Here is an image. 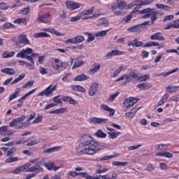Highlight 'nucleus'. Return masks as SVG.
<instances>
[{"label":"nucleus","mask_w":179,"mask_h":179,"mask_svg":"<svg viewBox=\"0 0 179 179\" xmlns=\"http://www.w3.org/2000/svg\"><path fill=\"white\" fill-rule=\"evenodd\" d=\"M103 150V146L89 134H83L80 138V143L76 148L77 155H96Z\"/></svg>","instance_id":"obj_1"},{"label":"nucleus","mask_w":179,"mask_h":179,"mask_svg":"<svg viewBox=\"0 0 179 179\" xmlns=\"http://www.w3.org/2000/svg\"><path fill=\"white\" fill-rule=\"evenodd\" d=\"M118 174L112 173L111 178L107 177V175H103L100 176V179H117Z\"/></svg>","instance_id":"obj_43"},{"label":"nucleus","mask_w":179,"mask_h":179,"mask_svg":"<svg viewBox=\"0 0 179 179\" xmlns=\"http://www.w3.org/2000/svg\"><path fill=\"white\" fill-rule=\"evenodd\" d=\"M174 19V15H166L165 17H164L162 22H167L170 20H173Z\"/></svg>","instance_id":"obj_60"},{"label":"nucleus","mask_w":179,"mask_h":179,"mask_svg":"<svg viewBox=\"0 0 179 179\" xmlns=\"http://www.w3.org/2000/svg\"><path fill=\"white\" fill-rule=\"evenodd\" d=\"M34 38H41L43 37H50V34L45 32L36 33L34 35Z\"/></svg>","instance_id":"obj_29"},{"label":"nucleus","mask_w":179,"mask_h":179,"mask_svg":"<svg viewBox=\"0 0 179 179\" xmlns=\"http://www.w3.org/2000/svg\"><path fill=\"white\" fill-rule=\"evenodd\" d=\"M15 55V52H9L8 51H5L2 57L3 58H10L11 57H13Z\"/></svg>","instance_id":"obj_38"},{"label":"nucleus","mask_w":179,"mask_h":179,"mask_svg":"<svg viewBox=\"0 0 179 179\" xmlns=\"http://www.w3.org/2000/svg\"><path fill=\"white\" fill-rule=\"evenodd\" d=\"M47 89H49L48 92H50V96H52V93H53L54 90H57V84L53 87H52V85H50V86H48L47 87Z\"/></svg>","instance_id":"obj_49"},{"label":"nucleus","mask_w":179,"mask_h":179,"mask_svg":"<svg viewBox=\"0 0 179 179\" xmlns=\"http://www.w3.org/2000/svg\"><path fill=\"white\" fill-rule=\"evenodd\" d=\"M121 54H123L122 52L115 50H112L106 54L107 58H111L112 57H114L115 55H121Z\"/></svg>","instance_id":"obj_18"},{"label":"nucleus","mask_w":179,"mask_h":179,"mask_svg":"<svg viewBox=\"0 0 179 179\" xmlns=\"http://www.w3.org/2000/svg\"><path fill=\"white\" fill-rule=\"evenodd\" d=\"M101 21V23L98 24L97 26H103L104 27H107L110 23L108 22V20L104 18H101L99 20Z\"/></svg>","instance_id":"obj_34"},{"label":"nucleus","mask_w":179,"mask_h":179,"mask_svg":"<svg viewBox=\"0 0 179 179\" xmlns=\"http://www.w3.org/2000/svg\"><path fill=\"white\" fill-rule=\"evenodd\" d=\"M128 162H113L112 164L113 166H127Z\"/></svg>","instance_id":"obj_52"},{"label":"nucleus","mask_w":179,"mask_h":179,"mask_svg":"<svg viewBox=\"0 0 179 179\" xmlns=\"http://www.w3.org/2000/svg\"><path fill=\"white\" fill-rule=\"evenodd\" d=\"M176 72H178V68H176L166 73H162L157 74V76H169V75H171L172 73H176Z\"/></svg>","instance_id":"obj_26"},{"label":"nucleus","mask_w":179,"mask_h":179,"mask_svg":"<svg viewBox=\"0 0 179 179\" xmlns=\"http://www.w3.org/2000/svg\"><path fill=\"white\" fill-rule=\"evenodd\" d=\"M150 8H144L138 11L140 15H149Z\"/></svg>","instance_id":"obj_54"},{"label":"nucleus","mask_w":179,"mask_h":179,"mask_svg":"<svg viewBox=\"0 0 179 179\" xmlns=\"http://www.w3.org/2000/svg\"><path fill=\"white\" fill-rule=\"evenodd\" d=\"M71 88L75 92H81V93H85L86 92V89L80 85H71Z\"/></svg>","instance_id":"obj_19"},{"label":"nucleus","mask_w":179,"mask_h":179,"mask_svg":"<svg viewBox=\"0 0 179 179\" xmlns=\"http://www.w3.org/2000/svg\"><path fill=\"white\" fill-rule=\"evenodd\" d=\"M141 28L138 27V25H134L133 27H130L128 29L129 31H131V33H141Z\"/></svg>","instance_id":"obj_27"},{"label":"nucleus","mask_w":179,"mask_h":179,"mask_svg":"<svg viewBox=\"0 0 179 179\" xmlns=\"http://www.w3.org/2000/svg\"><path fill=\"white\" fill-rule=\"evenodd\" d=\"M108 121L107 118H100V117H90L89 119V122L90 124H104V122Z\"/></svg>","instance_id":"obj_9"},{"label":"nucleus","mask_w":179,"mask_h":179,"mask_svg":"<svg viewBox=\"0 0 179 179\" xmlns=\"http://www.w3.org/2000/svg\"><path fill=\"white\" fill-rule=\"evenodd\" d=\"M74 40L76 41V44H79L80 43H83V41H85V37L82 36H77L76 37H74Z\"/></svg>","instance_id":"obj_41"},{"label":"nucleus","mask_w":179,"mask_h":179,"mask_svg":"<svg viewBox=\"0 0 179 179\" xmlns=\"http://www.w3.org/2000/svg\"><path fill=\"white\" fill-rule=\"evenodd\" d=\"M59 149H61V147L59 146L53 147L48 150H43V153H52V152H57V150H59Z\"/></svg>","instance_id":"obj_36"},{"label":"nucleus","mask_w":179,"mask_h":179,"mask_svg":"<svg viewBox=\"0 0 179 179\" xmlns=\"http://www.w3.org/2000/svg\"><path fill=\"white\" fill-rule=\"evenodd\" d=\"M106 129L109 131L108 132L109 138H110V139H115L116 138L115 130L109 127H107Z\"/></svg>","instance_id":"obj_31"},{"label":"nucleus","mask_w":179,"mask_h":179,"mask_svg":"<svg viewBox=\"0 0 179 179\" xmlns=\"http://www.w3.org/2000/svg\"><path fill=\"white\" fill-rule=\"evenodd\" d=\"M51 16L50 14H43V15H39L36 19L38 23H48V19Z\"/></svg>","instance_id":"obj_13"},{"label":"nucleus","mask_w":179,"mask_h":179,"mask_svg":"<svg viewBox=\"0 0 179 179\" xmlns=\"http://www.w3.org/2000/svg\"><path fill=\"white\" fill-rule=\"evenodd\" d=\"M86 34H87L88 36V38L87 40V43H90V41H94V40L95 39L94 35L90 33H86Z\"/></svg>","instance_id":"obj_56"},{"label":"nucleus","mask_w":179,"mask_h":179,"mask_svg":"<svg viewBox=\"0 0 179 179\" xmlns=\"http://www.w3.org/2000/svg\"><path fill=\"white\" fill-rule=\"evenodd\" d=\"M0 9L1 10H6V9H9V6H6V3L1 2L0 3Z\"/></svg>","instance_id":"obj_57"},{"label":"nucleus","mask_w":179,"mask_h":179,"mask_svg":"<svg viewBox=\"0 0 179 179\" xmlns=\"http://www.w3.org/2000/svg\"><path fill=\"white\" fill-rule=\"evenodd\" d=\"M99 90V84L97 83H92L88 89L89 96H94Z\"/></svg>","instance_id":"obj_6"},{"label":"nucleus","mask_w":179,"mask_h":179,"mask_svg":"<svg viewBox=\"0 0 179 179\" xmlns=\"http://www.w3.org/2000/svg\"><path fill=\"white\" fill-rule=\"evenodd\" d=\"M134 47H142L143 45V42L138 41V39H134Z\"/></svg>","instance_id":"obj_55"},{"label":"nucleus","mask_w":179,"mask_h":179,"mask_svg":"<svg viewBox=\"0 0 179 179\" xmlns=\"http://www.w3.org/2000/svg\"><path fill=\"white\" fill-rule=\"evenodd\" d=\"M83 64H85V62L83 60L77 59L73 66V69H76V68H79V66H82Z\"/></svg>","instance_id":"obj_35"},{"label":"nucleus","mask_w":179,"mask_h":179,"mask_svg":"<svg viewBox=\"0 0 179 179\" xmlns=\"http://www.w3.org/2000/svg\"><path fill=\"white\" fill-rule=\"evenodd\" d=\"M45 167H46V169H48V170L49 171H52L54 170V171H57V170H58L59 169H61V166H55V164H54V162H48L47 164H45Z\"/></svg>","instance_id":"obj_15"},{"label":"nucleus","mask_w":179,"mask_h":179,"mask_svg":"<svg viewBox=\"0 0 179 179\" xmlns=\"http://www.w3.org/2000/svg\"><path fill=\"white\" fill-rule=\"evenodd\" d=\"M140 28V33L143 31L145 29H147L146 26H150V21H145L140 24L138 25Z\"/></svg>","instance_id":"obj_22"},{"label":"nucleus","mask_w":179,"mask_h":179,"mask_svg":"<svg viewBox=\"0 0 179 179\" xmlns=\"http://www.w3.org/2000/svg\"><path fill=\"white\" fill-rule=\"evenodd\" d=\"M24 76H26V74L22 73L20 74L17 78H15L14 80H13L10 83V85H16V83H19L20 80L22 79H24Z\"/></svg>","instance_id":"obj_25"},{"label":"nucleus","mask_w":179,"mask_h":179,"mask_svg":"<svg viewBox=\"0 0 179 179\" xmlns=\"http://www.w3.org/2000/svg\"><path fill=\"white\" fill-rule=\"evenodd\" d=\"M137 102L138 99H136L135 97H129L123 102V107H125V108H128V107H132V106L136 104Z\"/></svg>","instance_id":"obj_8"},{"label":"nucleus","mask_w":179,"mask_h":179,"mask_svg":"<svg viewBox=\"0 0 179 179\" xmlns=\"http://www.w3.org/2000/svg\"><path fill=\"white\" fill-rule=\"evenodd\" d=\"M94 136H96V138H106L107 136V134L104 132H103L102 130H98L95 134Z\"/></svg>","instance_id":"obj_33"},{"label":"nucleus","mask_w":179,"mask_h":179,"mask_svg":"<svg viewBox=\"0 0 179 179\" xmlns=\"http://www.w3.org/2000/svg\"><path fill=\"white\" fill-rule=\"evenodd\" d=\"M37 143H38L37 140L31 141L27 143V146H34V145H37Z\"/></svg>","instance_id":"obj_63"},{"label":"nucleus","mask_w":179,"mask_h":179,"mask_svg":"<svg viewBox=\"0 0 179 179\" xmlns=\"http://www.w3.org/2000/svg\"><path fill=\"white\" fill-rule=\"evenodd\" d=\"M78 176H81V177H83V178L85 179H100V177H101V175H99V176H90L86 172L78 173Z\"/></svg>","instance_id":"obj_12"},{"label":"nucleus","mask_w":179,"mask_h":179,"mask_svg":"<svg viewBox=\"0 0 179 179\" xmlns=\"http://www.w3.org/2000/svg\"><path fill=\"white\" fill-rule=\"evenodd\" d=\"M16 162H19V158L12 156H9L5 161L6 163H15Z\"/></svg>","instance_id":"obj_32"},{"label":"nucleus","mask_w":179,"mask_h":179,"mask_svg":"<svg viewBox=\"0 0 179 179\" xmlns=\"http://www.w3.org/2000/svg\"><path fill=\"white\" fill-rule=\"evenodd\" d=\"M67 9L69 10H75V9H79L82 4L72 1H67L65 2Z\"/></svg>","instance_id":"obj_4"},{"label":"nucleus","mask_w":179,"mask_h":179,"mask_svg":"<svg viewBox=\"0 0 179 179\" xmlns=\"http://www.w3.org/2000/svg\"><path fill=\"white\" fill-rule=\"evenodd\" d=\"M152 2H155V0H141V5L143 6V5H149V3H152Z\"/></svg>","instance_id":"obj_53"},{"label":"nucleus","mask_w":179,"mask_h":179,"mask_svg":"<svg viewBox=\"0 0 179 179\" xmlns=\"http://www.w3.org/2000/svg\"><path fill=\"white\" fill-rule=\"evenodd\" d=\"M16 153V148L12 147L8 152L7 156H13V154Z\"/></svg>","instance_id":"obj_51"},{"label":"nucleus","mask_w":179,"mask_h":179,"mask_svg":"<svg viewBox=\"0 0 179 179\" xmlns=\"http://www.w3.org/2000/svg\"><path fill=\"white\" fill-rule=\"evenodd\" d=\"M158 15L159 12H157L156 9L150 8V10H148V15H144L143 19H148V17H151V24H155V21L157 19Z\"/></svg>","instance_id":"obj_3"},{"label":"nucleus","mask_w":179,"mask_h":179,"mask_svg":"<svg viewBox=\"0 0 179 179\" xmlns=\"http://www.w3.org/2000/svg\"><path fill=\"white\" fill-rule=\"evenodd\" d=\"M8 126H3L2 127H0V134L1 135H3V134H5L6 132V130L8 129Z\"/></svg>","instance_id":"obj_62"},{"label":"nucleus","mask_w":179,"mask_h":179,"mask_svg":"<svg viewBox=\"0 0 179 179\" xmlns=\"http://www.w3.org/2000/svg\"><path fill=\"white\" fill-rule=\"evenodd\" d=\"M160 45L159 43L157 42H148L145 45H143L144 48H149V47H159Z\"/></svg>","instance_id":"obj_23"},{"label":"nucleus","mask_w":179,"mask_h":179,"mask_svg":"<svg viewBox=\"0 0 179 179\" xmlns=\"http://www.w3.org/2000/svg\"><path fill=\"white\" fill-rule=\"evenodd\" d=\"M87 79H89V76H86V74H81L74 78L73 80L74 82H83V80H87Z\"/></svg>","instance_id":"obj_16"},{"label":"nucleus","mask_w":179,"mask_h":179,"mask_svg":"<svg viewBox=\"0 0 179 179\" xmlns=\"http://www.w3.org/2000/svg\"><path fill=\"white\" fill-rule=\"evenodd\" d=\"M26 118H27V117L24 115H22L18 118L14 119L13 121H11L10 123L9 124V126L10 127H14L15 129H22V128L23 127H22V124H24V122H23V120H25Z\"/></svg>","instance_id":"obj_2"},{"label":"nucleus","mask_w":179,"mask_h":179,"mask_svg":"<svg viewBox=\"0 0 179 179\" xmlns=\"http://www.w3.org/2000/svg\"><path fill=\"white\" fill-rule=\"evenodd\" d=\"M34 85V80L28 81L25 85L22 86V89H27V87H31Z\"/></svg>","instance_id":"obj_50"},{"label":"nucleus","mask_w":179,"mask_h":179,"mask_svg":"<svg viewBox=\"0 0 179 179\" xmlns=\"http://www.w3.org/2000/svg\"><path fill=\"white\" fill-rule=\"evenodd\" d=\"M27 173H41L43 171V168L40 165H36L35 166L29 167L26 170Z\"/></svg>","instance_id":"obj_10"},{"label":"nucleus","mask_w":179,"mask_h":179,"mask_svg":"<svg viewBox=\"0 0 179 179\" xmlns=\"http://www.w3.org/2000/svg\"><path fill=\"white\" fill-rule=\"evenodd\" d=\"M167 148V145H164V144H159L158 145V150H166V148Z\"/></svg>","instance_id":"obj_64"},{"label":"nucleus","mask_w":179,"mask_h":179,"mask_svg":"<svg viewBox=\"0 0 179 179\" xmlns=\"http://www.w3.org/2000/svg\"><path fill=\"white\" fill-rule=\"evenodd\" d=\"M177 89H179V87H178V86H174V87L169 86L166 88V90H168V92L169 93H174V92H177Z\"/></svg>","instance_id":"obj_45"},{"label":"nucleus","mask_w":179,"mask_h":179,"mask_svg":"<svg viewBox=\"0 0 179 179\" xmlns=\"http://www.w3.org/2000/svg\"><path fill=\"white\" fill-rule=\"evenodd\" d=\"M65 66V63L62 62L59 59H54L52 62V68L55 69V71H58L59 68H64Z\"/></svg>","instance_id":"obj_5"},{"label":"nucleus","mask_w":179,"mask_h":179,"mask_svg":"<svg viewBox=\"0 0 179 179\" xmlns=\"http://www.w3.org/2000/svg\"><path fill=\"white\" fill-rule=\"evenodd\" d=\"M172 26L173 29H179V19L172 22Z\"/></svg>","instance_id":"obj_58"},{"label":"nucleus","mask_w":179,"mask_h":179,"mask_svg":"<svg viewBox=\"0 0 179 179\" xmlns=\"http://www.w3.org/2000/svg\"><path fill=\"white\" fill-rule=\"evenodd\" d=\"M48 90L49 89L46 88L45 90L39 92L38 94V97H40V96H46V97H48V96H51L50 94V92Z\"/></svg>","instance_id":"obj_40"},{"label":"nucleus","mask_w":179,"mask_h":179,"mask_svg":"<svg viewBox=\"0 0 179 179\" xmlns=\"http://www.w3.org/2000/svg\"><path fill=\"white\" fill-rule=\"evenodd\" d=\"M36 117V113H33L30 115L29 118H28L26 122H24L21 127H19V128H27V127H29L30 125V121H31V120H34V118Z\"/></svg>","instance_id":"obj_14"},{"label":"nucleus","mask_w":179,"mask_h":179,"mask_svg":"<svg viewBox=\"0 0 179 179\" xmlns=\"http://www.w3.org/2000/svg\"><path fill=\"white\" fill-rule=\"evenodd\" d=\"M93 12H94V7H92L90 10L81 11L80 15L83 16H85V15H92Z\"/></svg>","instance_id":"obj_37"},{"label":"nucleus","mask_w":179,"mask_h":179,"mask_svg":"<svg viewBox=\"0 0 179 179\" xmlns=\"http://www.w3.org/2000/svg\"><path fill=\"white\" fill-rule=\"evenodd\" d=\"M94 66V68L93 69H91L90 71H89V73L90 75H93L94 73H96V72H97L98 71L100 70V68H101V64H97V63H95L93 64Z\"/></svg>","instance_id":"obj_17"},{"label":"nucleus","mask_w":179,"mask_h":179,"mask_svg":"<svg viewBox=\"0 0 179 179\" xmlns=\"http://www.w3.org/2000/svg\"><path fill=\"white\" fill-rule=\"evenodd\" d=\"M127 76H129V80L132 78L133 79H138V74L134 71H131L127 74Z\"/></svg>","instance_id":"obj_48"},{"label":"nucleus","mask_w":179,"mask_h":179,"mask_svg":"<svg viewBox=\"0 0 179 179\" xmlns=\"http://www.w3.org/2000/svg\"><path fill=\"white\" fill-rule=\"evenodd\" d=\"M36 92V89L32 90L31 91H29L28 93H27L24 96H23L22 97H21L19 100H18V103H22V101H23L24 100H26V99H27V97H29V96H31V94H33V93Z\"/></svg>","instance_id":"obj_28"},{"label":"nucleus","mask_w":179,"mask_h":179,"mask_svg":"<svg viewBox=\"0 0 179 179\" xmlns=\"http://www.w3.org/2000/svg\"><path fill=\"white\" fill-rule=\"evenodd\" d=\"M150 40H159V41H164L166 38L162 35L160 32H156L150 37Z\"/></svg>","instance_id":"obj_11"},{"label":"nucleus","mask_w":179,"mask_h":179,"mask_svg":"<svg viewBox=\"0 0 179 179\" xmlns=\"http://www.w3.org/2000/svg\"><path fill=\"white\" fill-rule=\"evenodd\" d=\"M149 79H150V75L149 74H145L138 78L139 82H146V80H149Z\"/></svg>","instance_id":"obj_39"},{"label":"nucleus","mask_w":179,"mask_h":179,"mask_svg":"<svg viewBox=\"0 0 179 179\" xmlns=\"http://www.w3.org/2000/svg\"><path fill=\"white\" fill-rule=\"evenodd\" d=\"M61 95L57 96L53 98V102L54 104H56V106H58V104H62V99H61Z\"/></svg>","instance_id":"obj_42"},{"label":"nucleus","mask_w":179,"mask_h":179,"mask_svg":"<svg viewBox=\"0 0 179 179\" xmlns=\"http://www.w3.org/2000/svg\"><path fill=\"white\" fill-rule=\"evenodd\" d=\"M31 164L27 163L20 166H17L15 169L12 171L11 173H12V174H20V173H22V171H24V170H26V169H29V167H31Z\"/></svg>","instance_id":"obj_7"},{"label":"nucleus","mask_w":179,"mask_h":179,"mask_svg":"<svg viewBox=\"0 0 179 179\" xmlns=\"http://www.w3.org/2000/svg\"><path fill=\"white\" fill-rule=\"evenodd\" d=\"M15 25L12 23H6L3 24V29H5L6 30H8V29H14Z\"/></svg>","instance_id":"obj_47"},{"label":"nucleus","mask_w":179,"mask_h":179,"mask_svg":"<svg viewBox=\"0 0 179 179\" xmlns=\"http://www.w3.org/2000/svg\"><path fill=\"white\" fill-rule=\"evenodd\" d=\"M42 121H43V116H39L32 122V124H40V122H42Z\"/></svg>","instance_id":"obj_61"},{"label":"nucleus","mask_w":179,"mask_h":179,"mask_svg":"<svg viewBox=\"0 0 179 179\" xmlns=\"http://www.w3.org/2000/svg\"><path fill=\"white\" fill-rule=\"evenodd\" d=\"M1 72H2V73H6V75H15V73H16V72L12 68L2 69Z\"/></svg>","instance_id":"obj_21"},{"label":"nucleus","mask_w":179,"mask_h":179,"mask_svg":"<svg viewBox=\"0 0 179 179\" xmlns=\"http://www.w3.org/2000/svg\"><path fill=\"white\" fill-rule=\"evenodd\" d=\"M110 30H111V29H107L106 31H101L95 34L94 36L95 37H106V36H107V33H108Z\"/></svg>","instance_id":"obj_30"},{"label":"nucleus","mask_w":179,"mask_h":179,"mask_svg":"<svg viewBox=\"0 0 179 179\" xmlns=\"http://www.w3.org/2000/svg\"><path fill=\"white\" fill-rule=\"evenodd\" d=\"M126 80L127 81V83H129V76H127V74H124L120 78H117V80H115V82H121V80Z\"/></svg>","instance_id":"obj_44"},{"label":"nucleus","mask_w":179,"mask_h":179,"mask_svg":"<svg viewBox=\"0 0 179 179\" xmlns=\"http://www.w3.org/2000/svg\"><path fill=\"white\" fill-rule=\"evenodd\" d=\"M22 51L25 54V56H27V54L30 55L33 54V49L28 48L27 49H23Z\"/></svg>","instance_id":"obj_59"},{"label":"nucleus","mask_w":179,"mask_h":179,"mask_svg":"<svg viewBox=\"0 0 179 179\" xmlns=\"http://www.w3.org/2000/svg\"><path fill=\"white\" fill-rule=\"evenodd\" d=\"M19 41H20L22 44H30V41L27 40V37L26 36V35H20Z\"/></svg>","instance_id":"obj_24"},{"label":"nucleus","mask_w":179,"mask_h":179,"mask_svg":"<svg viewBox=\"0 0 179 179\" xmlns=\"http://www.w3.org/2000/svg\"><path fill=\"white\" fill-rule=\"evenodd\" d=\"M117 6L121 10H123V9H127V3L120 1V3H117Z\"/></svg>","instance_id":"obj_46"},{"label":"nucleus","mask_w":179,"mask_h":179,"mask_svg":"<svg viewBox=\"0 0 179 179\" xmlns=\"http://www.w3.org/2000/svg\"><path fill=\"white\" fill-rule=\"evenodd\" d=\"M20 92H21L20 88H17L15 90V92L13 94H11L9 96L8 101H12V100H13L14 99H16V97H17V96H19Z\"/></svg>","instance_id":"obj_20"}]
</instances>
